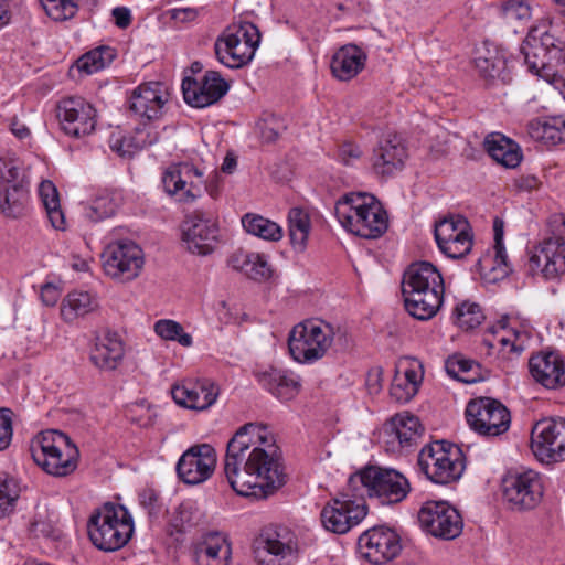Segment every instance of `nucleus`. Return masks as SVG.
Segmentation results:
<instances>
[{"mask_svg":"<svg viewBox=\"0 0 565 565\" xmlns=\"http://www.w3.org/2000/svg\"><path fill=\"white\" fill-rule=\"evenodd\" d=\"M224 472L243 497H259L285 483L280 454L267 426L247 423L238 428L227 443Z\"/></svg>","mask_w":565,"mask_h":565,"instance_id":"f257e3e1","label":"nucleus"},{"mask_svg":"<svg viewBox=\"0 0 565 565\" xmlns=\"http://www.w3.org/2000/svg\"><path fill=\"white\" fill-rule=\"evenodd\" d=\"M445 282L439 269L429 262H416L404 271L402 295L406 311L418 320H429L439 311Z\"/></svg>","mask_w":565,"mask_h":565,"instance_id":"f03ea898","label":"nucleus"},{"mask_svg":"<svg viewBox=\"0 0 565 565\" xmlns=\"http://www.w3.org/2000/svg\"><path fill=\"white\" fill-rule=\"evenodd\" d=\"M334 213L348 232L362 238L375 239L388 228V216L381 202L366 192H350L340 198Z\"/></svg>","mask_w":565,"mask_h":565,"instance_id":"7ed1b4c3","label":"nucleus"},{"mask_svg":"<svg viewBox=\"0 0 565 565\" xmlns=\"http://www.w3.org/2000/svg\"><path fill=\"white\" fill-rule=\"evenodd\" d=\"M134 533V520L121 504L105 503L93 511L87 521V534L92 544L104 552L124 547Z\"/></svg>","mask_w":565,"mask_h":565,"instance_id":"20e7f679","label":"nucleus"},{"mask_svg":"<svg viewBox=\"0 0 565 565\" xmlns=\"http://www.w3.org/2000/svg\"><path fill=\"white\" fill-rule=\"evenodd\" d=\"M536 33L537 30L531 31L522 45L527 70L552 86H564L557 74L565 65V44H556L548 32Z\"/></svg>","mask_w":565,"mask_h":565,"instance_id":"39448f33","label":"nucleus"},{"mask_svg":"<svg viewBox=\"0 0 565 565\" xmlns=\"http://www.w3.org/2000/svg\"><path fill=\"white\" fill-rule=\"evenodd\" d=\"M260 42V32L252 22L228 25L215 40L214 51L220 63L228 68H241L254 57Z\"/></svg>","mask_w":565,"mask_h":565,"instance_id":"423d86ee","label":"nucleus"},{"mask_svg":"<svg viewBox=\"0 0 565 565\" xmlns=\"http://www.w3.org/2000/svg\"><path fill=\"white\" fill-rule=\"evenodd\" d=\"M32 457L47 473L64 477L76 469L78 449L63 433L46 430L34 441Z\"/></svg>","mask_w":565,"mask_h":565,"instance_id":"0eeeda50","label":"nucleus"},{"mask_svg":"<svg viewBox=\"0 0 565 565\" xmlns=\"http://www.w3.org/2000/svg\"><path fill=\"white\" fill-rule=\"evenodd\" d=\"M334 335L335 330L329 322L320 319L305 320L289 333L290 355L299 363H313L327 354Z\"/></svg>","mask_w":565,"mask_h":565,"instance_id":"6e6552de","label":"nucleus"},{"mask_svg":"<svg viewBox=\"0 0 565 565\" xmlns=\"http://www.w3.org/2000/svg\"><path fill=\"white\" fill-rule=\"evenodd\" d=\"M418 465L426 477L438 484L457 481L465 470L460 448L446 440L426 445L418 455Z\"/></svg>","mask_w":565,"mask_h":565,"instance_id":"1a4fd4ad","label":"nucleus"},{"mask_svg":"<svg viewBox=\"0 0 565 565\" xmlns=\"http://www.w3.org/2000/svg\"><path fill=\"white\" fill-rule=\"evenodd\" d=\"M530 265L547 279L565 274V214L550 216L546 237L535 247Z\"/></svg>","mask_w":565,"mask_h":565,"instance_id":"9d476101","label":"nucleus"},{"mask_svg":"<svg viewBox=\"0 0 565 565\" xmlns=\"http://www.w3.org/2000/svg\"><path fill=\"white\" fill-rule=\"evenodd\" d=\"M358 484L365 489L369 497H375L381 504L401 502L409 491L408 481L393 469L366 467L349 478V488L358 490Z\"/></svg>","mask_w":565,"mask_h":565,"instance_id":"9b49d317","label":"nucleus"},{"mask_svg":"<svg viewBox=\"0 0 565 565\" xmlns=\"http://www.w3.org/2000/svg\"><path fill=\"white\" fill-rule=\"evenodd\" d=\"M356 489L347 488L331 499L321 511V522L327 531L344 534L358 525L367 514L363 494Z\"/></svg>","mask_w":565,"mask_h":565,"instance_id":"f8f14e48","label":"nucleus"},{"mask_svg":"<svg viewBox=\"0 0 565 565\" xmlns=\"http://www.w3.org/2000/svg\"><path fill=\"white\" fill-rule=\"evenodd\" d=\"M545 492L544 477L533 470L510 471L502 479V493L512 510L530 511L543 500Z\"/></svg>","mask_w":565,"mask_h":565,"instance_id":"ddd939ff","label":"nucleus"},{"mask_svg":"<svg viewBox=\"0 0 565 565\" xmlns=\"http://www.w3.org/2000/svg\"><path fill=\"white\" fill-rule=\"evenodd\" d=\"M469 427L480 436L497 437L507 433L511 425L510 411L492 397L471 399L465 411Z\"/></svg>","mask_w":565,"mask_h":565,"instance_id":"4468645a","label":"nucleus"},{"mask_svg":"<svg viewBox=\"0 0 565 565\" xmlns=\"http://www.w3.org/2000/svg\"><path fill=\"white\" fill-rule=\"evenodd\" d=\"M298 554V539L286 526L266 527L257 540L256 558L263 565H291Z\"/></svg>","mask_w":565,"mask_h":565,"instance_id":"2eb2a0df","label":"nucleus"},{"mask_svg":"<svg viewBox=\"0 0 565 565\" xmlns=\"http://www.w3.org/2000/svg\"><path fill=\"white\" fill-rule=\"evenodd\" d=\"M105 274L120 281L137 278L143 266L142 249L131 239H118L106 245L102 253Z\"/></svg>","mask_w":565,"mask_h":565,"instance_id":"dca6fc26","label":"nucleus"},{"mask_svg":"<svg viewBox=\"0 0 565 565\" xmlns=\"http://www.w3.org/2000/svg\"><path fill=\"white\" fill-rule=\"evenodd\" d=\"M420 527L434 537L450 541L463 529L459 511L447 501H427L418 511Z\"/></svg>","mask_w":565,"mask_h":565,"instance_id":"f3484780","label":"nucleus"},{"mask_svg":"<svg viewBox=\"0 0 565 565\" xmlns=\"http://www.w3.org/2000/svg\"><path fill=\"white\" fill-rule=\"evenodd\" d=\"M531 448L543 463L565 460V418L539 420L531 433Z\"/></svg>","mask_w":565,"mask_h":565,"instance_id":"a211bd4d","label":"nucleus"},{"mask_svg":"<svg viewBox=\"0 0 565 565\" xmlns=\"http://www.w3.org/2000/svg\"><path fill=\"white\" fill-rule=\"evenodd\" d=\"M28 201V189L20 163L0 157V210L10 217L23 213Z\"/></svg>","mask_w":565,"mask_h":565,"instance_id":"6ab92c4d","label":"nucleus"},{"mask_svg":"<svg viewBox=\"0 0 565 565\" xmlns=\"http://www.w3.org/2000/svg\"><path fill=\"white\" fill-rule=\"evenodd\" d=\"M434 235L438 248L449 258H462L472 248L470 224L461 215H450L438 221Z\"/></svg>","mask_w":565,"mask_h":565,"instance_id":"aec40b11","label":"nucleus"},{"mask_svg":"<svg viewBox=\"0 0 565 565\" xmlns=\"http://www.w3.org/2000/svg\"><path fill=\"white\" fill-rule=\"evenodd\" d=\"M61 129L73 138L90 135L97 124V111L92 104L82 97L62 99L56 109Z\"/></svg>","mask_w":565,"mask_h":565,"instance_id":"412c9836","label":"nucleus"},{"mask_svg":"<svg viewBox=\"0 0 565 565\" xmlns=\"http://www.w3.org/2000/svg\"><path fill=\"white\" fill-rule=\"evenodd\" d=\"M220 227L215 220L201 211L186 215L182 225V241L192 254L206 256L215 249Z\"/></svg>","mask_w":565,"mask_h":565,"instance_id":"4be33fe9","label":"nucleus"},{"mask_svg":"<svg viewBox=\"0 0 565 565\" xmlns=\"http://www.w3.org/2000/svg\"><path fill=\"white\" fill-rule=\"evenodd\" d=\"M358 546L362 556L374 565L386 564L402 551L399 535L386 526H374L362 533Z\"/></svg>","mask_w":565,"mask_h":565,"instance_id":"5701e85b","label":"nucleus"},{"mask_svg":"<svg viewBox=\"0 0 565 565\" xmlns=\"http://www.w3.org/2000/svg\"><path fill=\"white\" fill-rule=\"evenodd\" d=\"M181 89L188 105L204 108L222 99L227 94L230 84L216 71H207L201 82L184 71Z\"/></svg>","mask_w":565,"mask_h":565,"instance_id":"b1692460","label":"nucleus"},{"mask_svg":"<svg viewBox=\"0 0 565 565\" xmlns=\"http://www.w3.org/2000/svg\"><path fill=\"white\" fill-rule=\"evenodd\" d=\"M215 449L209 444H199L179 457V479L186 484H200L207 480L215 468Z\"/></svg>","mask_w":565,"mask_h":565,"instance_id":"393cba45","label":"nucleus"},{"mask_svg":"<svg viewBox=\"0 0 565 565\" xmlns=\"http://www.w3.org/2000/svg\"><path fill=\"white\" fill-rule=\"evenodd\" d=\"M423 431L424 427L418 417L408 413L395 415L383 429L386 450L396 452L402 448L412 447L422 437Z\"/></svg>","mask_w":565,"mask_h":565,"instance_id":"a878e982","label":"nucleus"},{"mask_svg":"<svg viewBox=\"0 0 565 565\" xmlns=\"http://www.w3.org/2000/svg\"><path fill=\"white\" fill-rule=\"evenodd\" d=\"M167 102L168 97L163 85L151 82L140 85L132 92L129 109L141 120L151 121L161 117Z\"/></svg>","mask_w":565,"mask_h":565,"instance_id":"bb28decb","label":"nucleus"},{"mask_svg":"<svg viewBox=\"0 0 565 565\" xmlns=\"http://www.w3.org/2000/svg\"><path fill=\"white\" fill-rule=\"evenodd\" d=\"M529 370L533 380L548 390L565 386V361L557 352L541 351L529 361Z\"/></svg>","mask_w":565,"mask_h":565,"instance_id":"cd10ccee","label":"nucleus"},{"mask_svg":"<svg viewBox=\"0 0 565 565\" xmlns=\"http://www.w3.org/2000/svg\"><path fill=\"white\" fill-rule=\"evenodd\" d=\"M407 157L406 147L396 134L385 135L373 152V169L377 174L391 175L401 170Z\"/></svg>","mask_w":565,"mask_h":565,"instance_id":"c85d7f7f","label":"nucleus"},{"mask_svg":"<svg viewBox=\"0 0 565 565\" xmlns=\"http://www.w3.org/2000/svg\"><path fill=\"white\" fill-rule=\"evenodd\" d=\"M231 556V544L227 537L218 532L205 534L193 551V559L198 565H228Z\"/></svg>","mask_w":565,"mask_h":565,"instance_id":"c756f323","label":"nucleus"},{"mask_svg":"<svg viewBox=\"0 0 565 565\" xmlns=\"http://www.w3.org/2000/svg\"><path fill=\"white\" fill-rule=\"evenodd\" d=\"M475 65L487 85L499 82L505 84L511 79L507 58L498 47L484 46L479 50L475 57Z\"/></svg>","mask_w":565,"mask_h":565,"instance_id":"7c9ffc66","label":"nucleus"},{"mask_svg":"<svg viewBox=\"0 0 565 565\" xmlns=\"http://www.w3.org/2000/svg\"><path fill=\"white\" fill-rule=\"evenodd\" d=\"M366 53L355 44L341 46L332 56L330 68L332 75L340 81L354 78L365 66Z\"/></svg>","mask_w":565,"mask_h":565,"instance_id":"2f4dec72","label":"nucleus"},{"mask_svg":"<svg viewBox=\"0 0 565 565\" xmlns=\"http://www.w3.org/2000/svg\"><path fill=\"white\" fill-rule=\"evenodd\" d=\"M183 398H179V407L194 411H204L211 407L220 394L218 386L207 380L183 381Z\"/></svg>","mask_w":565,"mask_h":565,"instance_id":"473e14b6","label":"nucleus"},{"mask_svg":"<svg viewBox=\"0 0 565 565\" xmlns=\"http://www.w3.org/2000/svg\"><path fill=\"white\" fill-rule=\"evenodd\" d=\"M179 192H183V200L192 202L201 196L204 186V169L198 156H190L186 160L179 156Z\"/></svg>","mask_w":565,"mask_h":565,"instance_id":"72a5a7b5","label":"nucleus"},{"mask_svg":"<svg viewBox=\"0 0 565 565\" xmlns=\"http://www.w3.org/2000/svg\"><path fill=\"white\" fill-rule=\"evenodd\" d=\"M99 309L98 297L85 290L70 291L61 302V318L66 323H74Z\"/></svg>","mask_w":565,"mask_h":565,"instance_id":"f704fd0d","label":"nucleus"},{"mask_svg":"<svg viewBox=\"0 0 565 565\" xmlns=\"http://www.w3.org/2000/svg\"><path fill=\"white\" fill-rule=\"evenodd\" d=\"M483 145L489 156L502 167L515 168L523 158L520 146L500 132L489 134Z\"/></svg>","mask_w":565,"mask_h":565,"instance_id":"c9c22d12","label":"nucleus"},{"mask_svg":"<svg viewBox=\"0 0 565 565\" xmlns=\"http://www.w3.org/2000/svg\"><path fill=\"white\" fill-rule=\"evenodd\" d=\"M259 383L265 390L282 402L295 398L301 387L297 376L276 369L264 372L259 376Z\"/></svg>","mask_w":565,"mask_h":565,"instance_id":"e433bc0d","label":"nucleus"},{"mask_svg":"<svg viewBox=\"0 0 565 565\" xmlns=\"http://www.w3.org/2000/svg\"><path fill=\"white\" fill-rule=\"evenodd\" d=\"M157 141V135L148 127H136L134 134L124 136L120 131L111 132L109 137V146L121 157H130L135 152L151 146Z\"/></svg>","mask_w":565,"mask_h":565,"instance_id":"4c0bfd02","label":"nucleus"},{"mask_svg":"<svg viewBox=\"0 0 565 565\" xmlns=\"http://www.w3.org/2000/svg\"><path fill=\"white\" fill-rule=\"evenodd\" d=\"M122 356V343L114 334L97 338L90 351V361L100 370H115Z\"/></svg>","mask_w":565,"mask_h":565,"instance_id":"58836bf2","label":"nucleus"},{"mask_svg":"<svg viewBox=\"0 0 565 565\" xmlns=\"http://www.w3.org/2000/svg\"><path fill=\"white\" fill-rule=\"evenodd\" d=\"M562 125L563 116L536 118L527 124V134L535 141L546 146H555L562 143Z\"/></svg>","mask_w":565,"mask_h":565,"instance_id":"ea45409f","label":"nucleus"},{"mask_svg":"<svg viewBox=\"0 0 565 565\" xmlns=\"http://www.w3.org/2000/svg\"><path fill=\"white\" fill-rule=\"evenodd\" d=\"M445 369L449 376L462 383L472 384L483 380L481 365L471 359H466L461 354L449 356Z\"/></svg>","mask_w":565,"mask_h":565,"instance_id":"a19ab883","label":"nucleus"},{"mask_svg":"<svg viewBox=\"0 0 565 565\" xmlns=\"http://www.w3.org/2000/svg\"><path fill=\"white\" fill-rule=\"evenodd\" d=\"M39 195L45 207L51 225L55 230H65V216L61 209L60 195L54 183L50 180L42 181L39 186Z\"/></svg>","mask_w":565,"mask_h":565,"instance_id":"79ce46f5","label":"nucleus"},{"mask_svg":"<svg viewBox=\"0 0 565 565\" xmlns=\"http://www.w3.org/2000/svg\"><path fill=\"white\" fill-rule=\"evenodd\" d=\"M242 225L247 233L265 241L278 242L282 237V228L276 222L258 214H245Z\"/></svg>","mask_w":565,"mask_h":565,"instance_id":"37998d69","label":"nucleus"},{"mask_svg":"<svg viewBox=\"0 0 565 565\" xmlns=\"http://www.w3.org/2000/svg\"><path fill=\"white\" fill-rule=\"evenodd\" d=\"M121 199L118 193L108 190L100 191L92 201L86 216L93 222L110 217L116 214Z\"/></svg>","mask_w":565,"mask_h":565,"instance_id":"c03bdc74","label":"nucleus"},{"mask_svg":"<svg viewBox=\"0 0 565 565\" xmlns=\"http://www.w3.org/2000/svg\"><path fill=\"white\" fill-rule=\"evenodd\" d=\"M289 237L295 249L303 250L310 232V217L302 209L294 207L288 214Z\"/></svg>","mask_w":565,"mask_h":565,"instance_id":"a18cd8bd","label":"nucleus"},{"mask_svg":"<svg viewBox=\"0 0 565 565\" xmlns=\"http://www.w3.org/2000/svg\"><path fill=\"white\" fill-rule=\"evenodd\" d=\"M113 58L109 47H98L81 56L76 62L78 71L89 75L104 68Z\"/></svg>","mask_w":565,"mask_h":565,"instance_id":"49530a36","label":"nucleus"},{"mask_svg":"<svg viewBox=\"0 0 565 565\" xmlns=\"http://www.w3.org/2000/svg\"><path fill=\"white\" fill-rule=\"evenodd\" d=\"M45 13L54 21H66L74 18L78 11L75 0H40Z\"/></svg>","mask_w":565,"mask_h":565,"instance_id":"de8ad7c7","label":"nucleus"},{"mask_svg":"<svg viewBox=\"0 0 565 565\" xmlns=\"http://www.w3.org/2000/svg\"><path fill=\"white\" fill-rule=\"evenodd\" d=\"M455 318L460 328L469 330L481 324L484 316L479 305L465 301L456 307Z\"/></svg>","mask_w":565,"mask_h":565,"instance_id":"09e8293b","label":"nucleus"},{"mask_svg":"<svg viewBox=\"0 0 565 565\" xmlns=\"http://www.w3.org/2000/svg\"><path fill=\"white\" fill-rule=\"evenodd\" d=\"M256 127L264 142H274L285 131L286 124L280 117L267 114L257 121Z\"/></svg>","mask_w":565,"mask_h":565,"instance_id":"8fccbe9b","label":"nucleus"},{"mask_svg":"<svg viewBox=\"0 0 565 565\" xmlns=\"http://www.w3.org/2000/svg\"><path fill=\"white\" fill-rule=\"evenodd\" d=\"M18 498L19 488L17 482L9 477L0 478V516L13 510Z\"/></svg>","mask_w":565,"mask_h":565,"instance_id":"3c124183","label":"nucleus"},{"mask_svg":"<svg viewBox=\"0 0 565 565\" xmlns=\"http://www.w3.org/2000/svg\"><path fill=\"white\" fill-rule=\"evenodd\" d=\"M140 505L148 512L150 518H157L163 510L164 503L160 493L152 487L143 488L138 494Z\"/></svg>","mask_w":565,"mask_h":565,"instance_id":"603ef678","label":"nucleus"},{"mask_svg":"<svg viewBox=\"0 0 565 565\" xmlns=\"http://www.w3.org/2000/svg\"><path fill=\"white\" fill-rule=\"evenodd\" d=\"M271 267L265 255L254 253L250 257L246 276L256 281H264L271 277Z\"/></svg>","mask_w":565,"mask_h":565,"instance_id":"864d4df0","label":"nucleus"},{"mask_svg":"<svg viewBox=\"0 0 565 565\" xmlns=\"http://www.w3.org/2000/svg\"><path fill=\"white\" fill-rule=\"evenodd\" d=\"M502 12L505 20L527 21L531 18V8L525 0H507L503 3Z\"/></svg>","mask_w":565,"mask_h":565,"instance_id":"5fc2aeb1","label":"nucleus"},{"mask_svg":"<svg viewBox=\"0 0 565 565\" xmlns=\"http://www.w3.org/2000/svg\"><path fill=\"white\" fill-rule=\"evenodd\" d=\"M509 335H501L497 339V344L501 347L502 351L507 353H513L516 356L520 355L524 350V341L521 331L511 329L508 331Z\"/></svg>","mask_w":565,"mask_h":565,"instance_id":"6e6d98bb","label":"nucleus"},{"mask_svg":"<svg viewBox=\"0 0 565 565\" xmlns=\"http://www.w3.org/2000/svg\"><path fill=\"white\" fill-rule=\"evenodd\" d=\"M416 386L409 385L401 379L399 375L394 377L390 394L398 403H407L417 394Z\"/></svg>","mask_w":565,"mask_h":565,"instance_id":"4d7b16f0","label":"nucleus"},{"mask_svg":"<svg viewBox=\"0 0 565 565\" xmlns=\"http://www.w3.org/2000/svg\"><path fill=\"white\" fill-rule=\"evenodd\" d=\"M12 412L9 408H0V450L9 447L12 440Z\"/></svg>","mask_w":565,"mask_h":565,"instance_id":"13d9d810","label":"nucleus"},{"mask_svg":"<svg viewBox=\"0 0 565 565\" xmlns=\"http://www.w3.org/2000/svg\"><path fill=\"white\" fill-rule=\"evenodd\" d=\"M254 253H248L243 249H238L228 257L227 264L233 269L243 271L246 275L250 257Z\"/></svg>","mask_w":565,"mask_h":565,"instance_id":"bf43d9fd","label":"nucleus"},{"mask_svg":"<svg viewBox=\"0 0 565 565\" xmlns=\"http://www.w3.org/2000/svg\"><path fill=\"white\" fill-rule=\"evenodd\" d=\"M156 333L163 340H177V322L162 319L154 323Z\"/></svg>","mask_w":565,"mask_h":565,"instance_id":"052dcab7","label":"nucleus"},{"mask_svg":"<svg viewBox=\"0 0 565 565\" xmlns=\"http://www.w3.org/2000/svg\"><path fill=\"white\" fill-rule=\"evenodd\" d=\"M361 154L360 147L351 142L343 143L339 149V159L347 166L352 164Z\"/></svg>","mask_w":565,"mask_h":565,"instance_id":"680f3d73","label":"nucleus"},{"mask_svg":"<svg viewBox=\"0 0 565 565\" xmlns=\"http://www.w3.org/2000/svg\"><path fill=\"white\" fill-rule=\"evenodd\" d=\"M383 371L373 367L366 374L365 385L370 394H377L382 390Z\"/></svg>","mask_w":565,"mask_h":565,"instance_id":"e2e57ef3","label":"nucleus"},{"mask_svg":"<svg viewBox=\"0 0 565 565\" xmlns=\"http://www.w3.org/2000/svg\"><path fill=\"white\" fill-rule=\"evenodd\" d=\"M200 8L192 7L185 2H179V23L195 22L200 14Z\"/></svg>","mask_w":565,"mask_h":565,"instance_id":"0e129e2a","label":"nucleus"},{"mask_svg":"<svg viewBox=\"0 0 565 565\" xmlns=\"http://www.w3.org/2000/svg\"><path fill=\"white\" fill-rule=\"evenodd\" d=\"M175 171V166L172 164L166 169L162 175V186L168 195H174L177 193Z\"/></svg>","mask_w":565,"mask_h":565,"instance_id":"69168bd1","label":"nucleus"},{"mask_svg":"<svg viewBox=\"0 0 565 565\" xmlns=\"http://www.w3.org/2000/svg\"><path fill=\"white\" fill-rule=\"evenodd\" d=\"M115 24L120 29H126L131 23V12L126 7H116L111 11Z\"/></svg>","mask_w":565,"mask_h":565,"instance_id":"338daca9","label":"nucleus"},{"mask_svg":"<svg viewBox=\"0 0 565 565\" xmlns=\"http://www.w3.org/2000/svg\"><path fill=\"white\" fill-rule=\"evenodd\" d=\"M402 380H404L405 383L416 386V390H419V386L423 381V371L422 366L418 367H407L403 375H399Z\"/></svg>","mask_w":565,"mask_h":565,"instance_id":"774afa93","label":"nucleus"}]
</instances>
